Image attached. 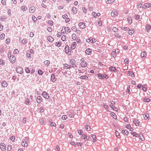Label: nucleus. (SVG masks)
I'll return each instance as SVG.
<instances>
[{
	"mask_svg": "<svg viewBox=\"0 0 151 151\" xmlns=\"http://www.w3.org/2000/svg\"><path fill=\"white\" fill-rule=\"evenodd\" d=\"M150 8H151V4L149 3H145L142 6V8L145 9Z\"/></svg>",
	"mask_w": 151,
	"mask_h": 151,
	"instance_id": "nucleus-1",
	"label": "nucleus"
},
{
	"mask_svg": "<svg viewBox=\"0 0 151 151\" xmlns=\"http://www.w3.org/2000/svg\"><path fill=\"white\" fill-rule=\"evenodd\" d=\"M147 86L146 85H143L142 86V90L145 91H146L147 90Z\"/></svg>",
	"mask_w": 151,
	"mask_h": 151,
	"instance_id": "nucleus-32",
	"label": "nucleus"
},
{
	"mask_svg": "<svg viewBox=\"0 0 151 151\" xmlns=\"http://www.w3.org/2000/svg\"><path fill=\"white\" fill-rule=\"evenodd\" d=\"M130 133L133 136H136L137 137L139 135L138 134L135 132H132Z\"/></svg>",
	"mask_w": 151,
	"mask_h": 151,
	"instance_id": "nucleus-28",
	"label": "nucleus"
},
{
	"mask_svg": "<svg viewBox=\"0 0 151 151\" xmlns=\"http://www.w3.org/2000/svg\"><path fill=\"white\" fill-rule=\"evenodd\" d=\"M72 11L74 14H76L77 12V10L76 8L73 7L72 9Z\"/></svg>",
	"mask_w": 151,
	"mask_h": 151,
	"instance_id": "nucleus-43",
	"label": "nucleus"
},
{
	"mask_svg": "<svg viewBox=\"0 0 151 151\" xmlns=\"http://www.w3.org/2000/svg\"><path fill=\"white\" fill-rule=\"evenodd\" d=\"M149 118V115L147 114H145L144 118L145 119H147Z\"/></svg>",
	"mask_w": 151,
	"mask_h": 151,
	"instance_id": "nucleus-42",
	"label": "nucleus"
},
{
	"mask_svg": "<svg viewBox=\"0 0 151 151\" xmlns=\"http://www.w3.org/2000/svg\"><path fill=\"white\" fill-rule=\"evenodd\" d=\"M26 72L27 73H29L30 72L29 69L28 67H26L25 68Z\"/></svg>",
	"mask_w": 151,
	"mask_h": 151,
	"instance_id": "nucleus-54",
	"label": "nucleus"
},
{
	"mask_svg": "<svg viewBox=\"0 0 151 151\" xmlns=\"http://www.w3.org/2000/svg\"><path fill=\"white\" fill-rule=\"evenodd\" d=\"M114 36L118 38H120L121 37V36H120L118 33H116L115 34Z\"/></svg>",
	"mask_w": 151,
	"mask_h": 151,
	"instance_id": "nucleus-55",
	"label": "nucleus"
},
{
	"mask_svg": "<svg viewBox=\"0 0 151 151\" xmlns=\"http://www.w3.org/2000/svg\"><path fill=\"white\" fill-rule=\"evenodd\" d=\"M133 123L136 126H138L139 125L140 123L139 121L138 120L136 119H133Z\"/></svg>",
	"mask_w": 151,
	"mask_h": 151,
	"instance_id": "nucleus-7",
	"label": "nucleus"
},
{
	"mask_svg": "<svg viewBox=\"0 0 151 151\" xmlns=\"http://www.w3.org/2000/svg\"><path fill=\"white\" fill-rule=\"evenodd\" d=\"M5 64L4 61L2 59H0V65H4Z\"/></svg>",
	"mask_w": 151,
	"mask_h": 151,
	"instance_id": "nucleus-52",
	"label": "nucleus"
},
{
	"mask_svg": "<svg viewBox=\"0 0 151 151\" xmlns=\"http://www.w3.org/2000/svg\"><path fill=\"white\" fill-rule=\"evenodd\" d=\"M47 40L50 42H52L53 41V39L51 36H48L47 38Z\"/></svg>",
	"mask_w": 151,
	"mask_h": 151,
	"instance_id": "nucleus-34",
	"label": "nucleus"
},
{
	"mask_svg": "<svg viewBox=\"0 0 151 151\" xmlns=\"http://www.w3.org/2000/svg\"><path fill=\"white\" fill-rule=\"evenodd\" d=\"M80 78L82 79H88V78L86 76H82L80 77Z\"/></svg>",
	"mask_w": 151,
	"mask_h": 151,
	"instance_id": "nucleus-35",
	"label": "nucleus"
},
{
	"mask_svg": "<svg viewBox=\"0 0 151 151\" xmlns=\"http://www.w3.org/2000/svg\"><path fill=\"white\" fill-rule=\"evenodd\" d=\"M12 149V146L11 145H8L7 147V150L8 151H10Z\"/></svg>",
	"mask_w": 151,
	"mask_h": 151,
	"instance_id": "nucleus-47",
	"label": "nucleus"
},
{
	"mask_svg": "<svg viewBox=\"0 0 151 151\" xmlns=\"http://www.w3.org/2000/svg\"><path fill=\"white\" fill-rule=\"evenodd\" d=\"M1 85L4 87H6L7 86L8 84L6 81H4L2 83Z\"/></svg>",
	"mask_w": 151,
	"mask_h": 151,
	"instance_id": "nucleus-27",
	"label": "nucleus"
},
{
	"mask_svg": "<svg viewBox=\"0 0 151 151\" xmlns=\"http://www.w3.org/2000/svg\"><path fill=\"white\" fill-rule=\"evenodd\" d=\"M127 20L129 23L131 24L132 23V21L131 17H128L127 18Z\"/></svg>",
	"mask_w": 151,
	"mask_h": 151,
	"instance_id": "nucleus-46",
	"label": "nucleus"
},
{
	"mask_svg": "<svg viewBox=\"0 0 151 151\" xmlns=\"http://www.w3.org/2000/svg\"><path fill=\"white\" fill-rule=\"evenodd\" d=\"M9 60L11 63H13L15 61V57L13 55H10L9 57Z\"/></svg>",
	"mask_w": 151,
	"mask_h": 151,
	"instance_id": "nucleus-3",
	"label": "nucleus"
},
{
	"mask_svg": "<svg viewBox=\"0 0 151 151\" xmlns=\"http://www.w3.org/2000/svg\"><path fill=\"white\" fill-rule=\"evenodd\" d=\"M109 70L111 72H115L116 70V69L114 67H111L109 68Z\"/></svg>",
	"mask_w": 151,
	"mask_h": 151,
	"instance_id": "nucleus-25",
	"label": "nucleus"
},
{
	"mask_svg": "<svg viewBox=\"0 0 151 151\" xmlns=\"http://www.w3.org/2000/svg\"><path fill=\"white\" fill-rule=\"evenodd\" d=\"M44 63L45 65H49L50 64V62L48 60H46L44 62Z\"/></svg>",
	"mask_w": 151,
	"mask_h": 151,
	"instance_id": "nucleus-45",
	"label": "nucleus"
},
{
	"mask_svg": "<svg viewBox=\"0 0 151 151\" xmlns=\"http://www.w3.org/2000/svg\"><path fill=\"white\" fill-rule=\"evenodd\" d=\"M78 132L80 135H82L83 132L82 130H78Z\"/></svg>",
	"mask_w": 151,
	"mask_h": 151,
	"instance_id": "nucleus-50",
	"label": "nucleus"
},
{
	"mask_svg": "<svg viewBox=\"0 0 151 151\" xmlns=\"http://www.w3.org/2000/svg\"><path fill=\"white\" fill-rule=\"evenodd\" d=\"M96 41V39H93L91 37H90L88 39H87L86 40V42H87L89 43L90 42H91V43H92L93 42H95Z\"/></svg>",
	"mask_w": 151,
	"mask_h": 151,
	"instance_id": "nucleus-5",
	"label": "nucleus"
},
{
	"mask_svg": "<svg viewBox=\"0 0 151 151\" xmlns=\"http://www.w3.org/2000/svg\"><path fill=\"white\" fill-rule=\"evenodd\" d=\"M91 50L90 48H88L86 50L85 52L86 54L90 55V54L91 53Z\"/></svg>",
	"mask_w": 151,
	"mask_h": 151,
	"instance_id": "nucleus-26",
	"label": "nucleus"
},
{
	"mask_svg": "<svg viewBox=\"0 0 151 151\" xmlns=\"http://www.w3.org/2000/svg\"><path fill=\"white\" fill-rule=\"evenodd\" d=\"M70 144L73 145L74 146H76V145L75 142L73 141H71L70 142Z\"/></svg>",
	"mask_w": 151,
	"mask_h": 151,
	"instance_id": "nucleus-59",
	"label": "nucleus"
},
{
	"mask_svg": "<svg viewBox=\"0 0 151 151\" xmlns=\"http://www.w3.org/2000/svg\"><path fill=\"white\" fill-rule=\"evenodd\" d=\"M115 0H108L106 1V3L107 4H111Z\"/></svg>",
	"mask_w": 151,
	"mask_h": 151,
	"instance_id": "nucleus-41",
	"label": "nucleus"
},
{
	"mask_svg": "<svg viewBox=\"0 0 151 151\" xmlns=\"http://www.w3.org/2000/svg\"><path fill=\"white\" fill-rule=\"evenodd\" d=\"M42 98L40 96H38L37 98L36 99V101L37 103H40L42 101Z\"/></svg>",
	"mask_w": 151,
	"mask_h": 151,
	"instance_id": "nucleus-16",
	"label": "nucleus"
},
{
	"mask_svg": "<svg viewBox=\"0 0 151 151\" xmlns=\"http://www.w3.org/2000/svg\"><path fill=\"white\" fill-rule=\"evenodd\" d=\"M92 14L93 17L96 18L97 17L96 13V12H93L92 13Z\"/></svg>",
	"mask_w": 151,
	"mask_h": 151,
	"instance_id": "nucleus-63",
	"label": "nucleus"
},
{
	"mask_svg": "<svg viewBox=\"0 0 151 151\" xmlns=\"http://www.w3.org/2000/svg\"><path fill=\"white\" fill-rule=\"evenodd\" d=\"M1 3L3 5H5L6 3L5 0H2Z\"/></svg>",
	"mask_w": 151,
	"mask_h": 151,
	"instance_id": "nucleus-62",
	"label": "nucleus"
},
{
	"mask_svg": "<svg viewBox=\"0 0 151 151\" xmlns=\"http://www.w3.org/2000/svg\"><path fill=\"white\" fill-rule=\"evenodd\" d=\"M72 30L74 31H77V28L75 26L73 27H72Z\"/></svg>",
	"mask_w": 151,
	"mask_h": 151,
	"instance_id": "nucleus-64",
	"label": "nucleus"
},
{
	"mask_svg": "<svg viewBox=\"0 0 151 151\" xmlns=\"http://www.w3.org/2000/svg\"><path fill=\"white\" fill-rule=\"evenodd\" d=\"M22 68L19 66H18L16 68L17 72L19 73H21L22 72Z\"/></svg>",
	"mask_w": 151,
	"mask_h": 151,
	"instance_id": "nucleus-10",
	"label": "nucleus"
},
{
	"mask_svg": "<svg viewBox=\"0 0 151 151\" xmlns=\"http://www.w3.org/2000/svg\"><path fill=\"white\" fill-rule=\"evenodd\" d=\"M147 54L145 51L141 52V56L142 58H145L147 56Z\"/></svg>",
	"mask_w": 151,
	"mask_h": 151,
	"instance_id": "nucleus-21",
	"label": "nucleus"
},
{
	"mask_svg": "<svg viewBox=\"0 0 151 151\" xmlns=\"http://www.w3.org/2000/svg\"><path fill=\"white\" fill-rule=\"evenodd\" d=\"M116 135L119 138L120 137V134L119 132L117 131H116L115 132Z\"/></svg>",
	"mask_w": 151,
	"mask_h": 151,
	"instance_id": "nucleus-56",
	"label": "nucleus"
},
{
	"mask_svg": "<svg viewBox=\"0 0 151 151\" xmlns=\"http://www.w3.org/2000/svg\"><path fill=\"white\" fill-rule=\"evenodd\" d=\"M111 116L112 117L115 119H116L117 118L116 116L115 115V114L114 113H111Z\"/></svg>",
	"mask_w": 151,
	"mask_h": 151,
	"instance_id": "nucleus-36",
	"label": "nucleus"
},
{
	"mask_svg": "<svg viewBox=\"0 0 151 151\" xmlns=\"http://www.w3.org/2000/svg\"><path fill=\"white\" fill-rule=\"evenodd\" d=\"M42 96L44 98L46 99H48L49 98V94L45 91H44L42 93Z\"/></svg>",
	"mask_w": 151,
	"mask_h": 151,
	"instance_id": "nucleus-8",
	"label": "nucleus"
},
{
	"mask_svg": "<svg viewBox=\"0 0 151 151\" xmlns=\"http://www.w3.org/2000/svg\"><path fill=\"white\" fill-rule=\"evenodd\" d=\"M35 10V8L34 6H32L29 8V12L31 13H33Z\"/></svg>",
	"mask_w": 151,
	"mask_h": 151,
	"instance_id": "nucleus-14",
	"label": "nucleus"
},
{
	"mask_svg": "<svg viewBox=\"0 0 151 151\" xmlns=\"http://www.w3.org/2000/svg\"><path fill=\"white\" fill-rule=\"evenodd\" d=\"M122 133L124 135H127L129 134V132L127 130H122Z\"/></svg>",
	"mask_w": 151,
	"mask_h": 151,
	"instance_id": "nucleus-23",
	"label": "nucleus"
},
{
	"mask_svg": "<svg viewBox=\"0 0 151 151\" xmlns=\"http://www.w3.org/2000/svg\"><path fill=\"white\" fill-rule=\"evenodd\" d=\"M5 35L4 33H3L0 35V39L3 40L5 37Z\"/></svg>",
	"mask_w": 151,
	"mask_h": 151,
	"instance_id": "nucleus-40",
	"label": "nucleus"
},
{
	"mask_svg": "<svg viewBox=\"0 0 151 151\" xmlns=\"http://www.w3.org/2000/svg\"><path fill=\"white\" fill-rule=\"evenodd\" d=\"M66 39V36L65 35H63L61 37V40L62 41H64Z\"/></svg>",
	"mask_w": 151,
	"mask_h": 151,
	"instance_id": "nucleus-48",
	"label": "nucleus"
},
{
	"mask_svg": "<svg viewBox=\"0 0 151 151\" xmlns=\"http://www.w3.org/2000/svg\"><path fill=\"white\" fill-rule=\"evenodd\" d=\"M143 101L144 102H149V101H150V100L149 98L147 97H145L144 98Z\"/></svg>",
	"mask_w": 151,
	"mask_h": 151,
	"instance_id": "nucleus-24",
	"label": "nucleus"
},
{
	"mask_svg": "<svg viewBox=\"0 0 151 151\" xmlns=\"http://www.w3.org/2000/svg\"><path fill=\"white\" fill-rule=\"evenodd\" d=\"M87 63L86 62H83L81 63V65L83 68H85L86 66Z\"/></svg>",
	"mask_w": 151,
	"mask_h": 151,
	"instance_id": "nucleus-18",
	"label": "nucleus"
},
{
	"mask_svg": "<svg viewBox=\"0 0 151 151\" xmlns=\"http://www.w3.org/2000/svg\"><path fill=\"white\" fill-rule=\"evenodd\" d=\"M61 45V43L60 42H57L56 43V45L60 47Z\"/></svg>",
	"mask_w": 151,
	"mask_h": 151,
	"instance_id": "nucleus-58",
	"label": "nucleus"
},
{
	"mask_svg": "<svg viewBox=\"0 0 151 151\" xmlns=\"http://www.w3.org/2000/svg\"><path fill=\"white\" fill-rule=\"evenodd\" d=\"M65 52L67 54L69 55L70 54L71 52L69 49V47L68 45H66L65 48Z\"/></svg>",
	"mask_w": 151,
	"mask_h": 151,
	"instance_id": "nucleus-6",
	"label": "nucleus"
},
{
	"mask_svg": "<svg viewBox=\"0 0 151 151\" xmlns=\"http://www.w3.org/2000/svg\"><path fill=\"white\" fill-rule=\"evenodd\" d=\"M0 148L3 151H5L6 147L4 143H2L0 144Z\"/></svg>",
	"mask_w": 151,
	"mask_h": 151,
	"instance_id": "nucleus-9",
	"label": "nucleus"
},
{
	"mask_svg": "<svg viewBox=\"0 0 151 151\" xmlns=\"http://www.w3.org/2000/svg\"><path fill=\"white\" fill-rule=\"evenodd\" d=\"M70 62L71 64V67L74 68L76 67V61L74 59H72L70 60Z\"/></svg>",
	"mask_w": 151,
	"mask_h": 151,
	"instance_id": "nucleus-4",
	"label": "nucleus"
},
{
	"mask_svg": "<svg viewBox=\"0 0 151 151\" xmlns=\"http://www.w3.org/2000/svg\"><path fill=\"white\" fill-rule=\"evenodd\" d=\"M38 73L40 75H42L43 74V72L41 70H39L38 71Z\"/></svg>",
	"mask_w": 151,
	"mask_h": 151,
	"instance_id": "nucleus-60",
	"label": "nucleus"
},
{
	"mask_svg": "<svg viewBox=\"0 0 151 151\" xmlns=\"http://www.w3.org/2000/svg\"><path fill=\"white\" fill-rule=\"evenodd\" d=\"M128 73L129 76L131 77H133L135 76L134 74L131 71H129L128 72Z\"/></svg>",
	"mask_w": 151,
	"mask_h": 151,
	"instance_id": "nucleus-31",
	"label": "nucleus"
},
{
	"mask_svg": "<svg viewBox=\"0 0 151 151\" xmlns=\"http://www.w3.org/2000/svg\"><path fill=\"white\" fill-rule=\"evenodd\" d=\"M78 26L80 28L83 29L85 27V24L83 22H80L78 24Z\"/></svg>",
	"mask_w": 151,
	"mask_h": 151,
	"instance_id": "nucleus-11",
	"label": "nucleus"
},
{
	"mask_svg": "<svg viewBox=\"0 0 151 151\" xmlns=\"http://www.w3.org/2000/svg\"><path fill=\"white\" fill-rule=\"evenodd\" d=\"M67 118V116L66 115H63L62 116V119L63 120H65Z\"/></svg>",
	"mask_w": 151,
	"mask_h": 151,
	"instance_id": "nucleus-49",
	"label": "nucleus"
},
{
	"mask_svg": "<svg viewBox=\"0 0 151 151\" xmlns=\"http://www.w3.org/2000/svg\"><path fill=\"white\" fill-rule=\"evenodd\" d=\"M22 146L24 147H26L28 145L27 142L25 139H23L22 140Z\"/></svg>",
	"mask_w": 151,
	"mask_h": 151,
	"instance_id": "nucleus-12",
	"label": "nucleus"
},
{
	"mask_svg": "<svg viewBox=\"0 0 151 151\" xmlns=\"http://www.w3.org/2000/svg\"><path fill=\"white\" fill-rule=\"evenodd\" d=\"M85 128L88 131H89L91 129L90 127L89 126H86Z\"/></svg>",
	"mask_w": 151,
	"mask_h": 151,
	"instance_id": "nucleus-61",
	"label": "nucleus"
},
{
	"mask_svg": "<svg viewBox=\"0 0 151 151\" xmlns=\"http://www.w3.org/2000/svg\"><path fill=\"white\" fill-rule=\"evenodd\" d=\"M128 32V33L129 35H131L134 33V29H132L131 30H129Z\"/></svg>",
	"mask_w": 151,
	"mask_h": 151,
	"instance_id": "nucleus-29",
	"label": "nucleus"
},
{
	"mask_svg": "<svg viewBox=\"0 0 151 151\" xmlns=\"http://www.w3.org/2000/svg\"><path fill=\"white\" fill-rule=\"evenodd\" d=\"M98 76L100 79H102L104 78V75H102L101 74L99 73L98 74Z\"/></svg>",
	"mask_w": 151,
	"mask_h": 151,
	"instance_id": "nucleus-22",
	"label": "nucleus"
},
{
	"mask_svg": "<svg viewBox=\"0 0 151 151\" xmlns=\"http://www.w3.org/2000/svg\"><path fill=\"white\" fill-rule=\"evenodd\" d=\"M138 137L139 139L142 141H144L145 138L142 135L141 136L140 135H139Z\"/></svg>",
	"mask_w": 151,
	"mask_h": 151,
	"instance_id": "nucleus-33",
	"label": "nucleus"
},
{
	"mask_svg": "<svg viewBox=\"0 0 151 151\" xmlns=\"http://www.w3.org/2000/svg\"><path fill=\"white\" fill-rule=\"evenodd\" d=\"M77 38V36L75 34H73L72 35V38L74 40H76Z\"/></svg>",
	"mask_w": 151,
	"mask_h": 151,
	"instance_id": "nucleus-30",
	"label": "nucleus"
},
{
	"mask_svg": "<svg viewBox=\"0 0 151 151\" xmlns=\"http://www.w3.org/2000/svg\"><path fill=\"white\" fill-rule=\"evenodd\" d=\"M121 28L122 29H123L125 31L128 30L129 29V28L124 26H122L121 27Z\"/></svg>",
	"mask_w": 151,
	"mask_h": 151,
	"instance_id": "nucleus-38",
	"label": "nucleus"
},
{
	"mask_svg": "<svg viewBox=\"0 0 151 151\" xmlns=\"http://www.w3.org/2000/svg\"><path fill=\"white\" fill-rule=\"evenodd\" d=\"M21 9L22 11H25L27 9V7L25 6H22Z\"/></svg>",
	"mask_w": 151,
	"mask_h": 151,
	"instance_id": "nucleus-37",
	"label": "nucleus"
},
{
	"mask_svg": "<svg viewBox=\"0 0 151 151\" xmlns=\"http://www.w3.org/2000/svg\"><path fill=\"white\" fill-rule=\"evenodd\" d=\"M68 28V27H63L62 28V30H61V32L64 34L66 32V30Z\"/></svg>",
	"mask_w": 151,
	"mask_h": 151,
	"instance_id": "nucleus-17",
	"label": "nucleus"
},
{
	"mask_svg": "<svg viewBox=\"0 0 151 151\" xmlns=\"http://www.w3.org/2000/svg\"><path fill=\"white\" fill-rule=\"evenodd\" d=\"M118 14V11L116 9L113 10L111 13V15L112 17L116 16Z\"/></svg>",
	"mask_w": 151,
	"mask_h": 151,
	"instance_id": "nucleus-2",
	"label": "nucleus"
},
{
	"mask_svg": "<svg viewBox=\"0 0 151 151\" xmlns=\"http://www.w3.org/2000/svg\"><path fill=\"white\" fill-rule=\"evenodd\" d=\"M91 137L93 139V142L95 143L96 142V135L94 134H92Z\"/></svg>",
	"mask_w": 151,
	"mask_h": 151,
	"instance_id": "nucleus-15",
	"label": "nucleus"
},
{
	"mask_svg": "<svg viewBox=\"0 0 151 151\" xmlns=\"http://www.w3.org/2000/svg\"><path fill=\"white\" fill-rule=\"evenodd\" d=\"M112 30L114 32H117L118 31V29L116 27H114L113 28Z\"/></svg>",
	"mask_w": 151,
	"mask_h": 151,
	"instance_id": "nucleus-51",
	"label": "nucleus"
},
{
	"mask_svg": "<svg viewBox=\"0 0 151 151\" xmlns=\"http://www.w3.org/2000/svg\"><path fill=\"white\" fill-rule=\"evenodd\" d=\"M10 42V40L9 38H7L6 40V44L9 43Z\"/></svg>",
	"mask_w": 151,
	"mask_h": 151,
	"instance_id": "nucleus-57",
	"label": "nucleus"
},
{
	"mask_svg": "<svg viewBox=\"0 0 151 151\" xmlns=\"http://www.w3.org/2000/svg\"><path fill=\"white\" fill-rule=\"evenodd\" d=\"M111 55L113 57L115 58L116 56V52L113 51L111 52Z\"/></svg>",
	"mask_w": 151,
	"mask_h": 151,
	"instance_id": "nucleus-44",
	"label": "nucleus"
},
{
	"mask_svg": "<svg viewBox=\"0 0 151 151\" xmlns=\"http://www.w3.org/2000/svg\"><path fill=\"white\" fill-rule=\"evenodd\" d=\"M51 80L53 82H54L56 81V79L55 77V75L53 74L51 75Z\"/></svg>",
	"mask_w": 151,
	"mask_h": 151,
	"instance_id": "nucleus-19",
	"label": "nucleus"
},
{
	"mask_svg": "<svg viewBox=\"0 0 151 151\" xmlns=\"http://www.w3.org/2000/svg\"><path fill=\"white\" fill-rule=\"evenodd\" d=\"M145 29L147 32H149L151 29V26L149 24H147L146 25Z\"/></svg>",
	"mask_w": 151,
	"mask_h": 151,
	"instance_id": "nucleus-13",
	"label": "nucleus"
},
{
	"mask_svg": "<svg viewBox=\"0 0 151 151\" xmlns=\"http://www.w3.org/2000/svg\"><path fill=\"white\" fill-rule=\"evenodd\" d=\"M134 17L136 20H138L139 19L140 16L139 15L136 14L135 15Z\"/></svg>",
	"mask_w": 151,
	"mask_h": 151,
	"instance_id": "nucleus-53",
	"label": "nucleus"
},
{
	"mask_svg": "<svg viewBox=\"0 0 151 151\" xmlns=\"http://www.w3.org/2000/svg\"><path fill=\"white\" fill-rule=\"evenodd\" d=\"M76 45V42H73L71 44V47L72 49H74L75 48Z\"/></svg>",
	"mask_w": 151,
	"mask_h": 151,
	"instance_id": "nucleus-20",
	"label": "nucleus"
},
{
	"mask_svg": "<svg viewBox=\"0 0 151 151\" xmlns=\"http://www.w3.org/2000/svg\"><path fill=\"white\" fill-rule=\"evenodd\" d=\"M64 66L66 69H70V66L68 64H64Z\"/></svg>",
	"mask_w": 151,
	"mask_h": 151,
	"instance_id": "nucleus-39",
	"label": "nucleus"
}]
</instances>
